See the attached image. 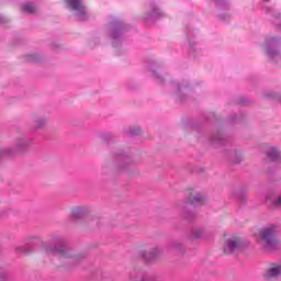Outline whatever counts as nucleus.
I'll use <instances>...</instances> for the list:
<instances>
[{
    "mask_svg": "<svg viewBox=\"0 0 281 281\" xmlns=\"http://www.w3.org/2000/svg\"><path fill=\"white\" fill-rule=\"evenodd\" d=\"M240 245H241V241L238 237L236 236L228 237L224 243V254H232L236 251V249H238Z\"/></svg>",
    "mask_w": 281,
    "mask_h": 281,
    "instance_id": "0eeeda50",
    "label": "nucleus"
},
{
    "mask_svg": "<svg viewBox=\"0 0 281 281\" xmlns=\"http://www.w3.org/2000/svg\"><path fill=\"white\" fill-rule=\"evenodd\" d=\"M183 89H186V85H178V93H180V91H183Z\"/></svg>",
    "mask_w": 281,
    "mask_h": 281,
    "instance_id": "b1692460",
    "label": "nucleus"
},
{
    "mask_svg": "<svg viewBox=\"0 0 281 281\" xmlns=\"http://www.w3.org/2000/svg\"><path fill=\"white\" fill-rule=\"evenodd\" d=\"M239 199H241V201H245V199H247V193H244L243 195H239Z\"/></svg>",
    "mask_w": 281,
    "mask_h": 281,
    "instance_id": "393cba45",
    "label": "nucleus"
},
{
    "mask_svg": "<svg viewBox=\"0 0 281 281\" xmlns=\"http://www.w3.org/2000/svg\"><path fill=\"white\" fill-rule=\"evenodd\" d=\"M45 252L48 254V256H55L57 260H65V258H69V251L63 246L58 248L46 246Z\"/></svg>",
    "mask_w": 281,
    "mask_h": 281,
    "instance_id": "20e7f679",
    "label": "nucleus"
},
{
    "mask_svg": "<svg viewBox=\"0 0 281 281\" xmlns=\"http://www.w3.org/2000/svg\"><path fill=\"white\" fill-rule=\"evenodd\" d=\"M105 142H106V137L104 136V134L97 135V140H95L97 146H104Z\"/></svg>",
    "mask_w": 281,
    "mask_h": 281,
    "instance_id": "f3484780",
    "label": "nucleus"
},
{
    "mask_svg": "<svg viewBox=\"0 0 281 281\" xmlns=\"http://www.w3.org/2000/svg\"><path fill=\"white\" fill-rule=\"evenodd\" d=\"M281 276V265L271 263L270 267L263 273V278L267 281L278 280Z\"/></svg>",
    "mask_w": 281,
    "mask_h": 281,
    "instance_id": "39448f33",
    "label": "nucleus"
},
{
    "mask_svg": "<svg viewBox=\"0 0 281 281\" xmlns=\"http://www.w3.org/2000/svg\"><path fill=\"white\" fill-rule=\"evenodd\" d=\"M153 76H154L156 82H158V85L164 83V79L161 77H159V75L157 74V70H153Z\"/></svg>",
    "mask_w": 281,
    "mask_h": 281,
    "instance_id": "6ab92c4d",
    "label": "nucleus"
},
{
    "mask_svg": "<svg viewBox=\"0 0 281 281\" xmlns=\"http://www.w3.org/2000/svg\"><path fill=\"white\" fill-rule=\"evenodd\" d=\"M274 25L281 27V14H278L273 21Z\"/></svg>",
    "mask_w": 281,
    "mask_h": 281,
    "instance_id": "4be33fe9",
    "label": "nucleus"
},
{
    "mask_svg": "<svg viewBox=\"0 0 281 281\" xmlns=\"http://www.w3.org/2000/svg\"><path fill=\"white\" fill-rule=\"evenodd\" d=\"M139 256L146 262H154V260H157V258H159V256H161V249L156 247L150 250H140Z\"/></svg>",
    "mask_w": 281,
    "mask_h": 281,
    "instance_id": "6e6552de",
    "label": "nucleus"
},
{
    "mask_svg": "<svg viewBox=\"0 0 281 281\" xmlns=\"http://www.w3.org/2000/svg\"><path fill=\"white\" fill-rule=\"evenodd\" d=\"M18 146L19 148H27V146H30V142L25 138H22L19 140Z\"/></svg>",
    "mask_w": 281,
    "mask_h": 281,
    "instance_id": "a211bd4d",
    "label": "nucleus"
},
{
    "mask_svg": "<svg viewBox=\"0 0 281 281\" xmlns=\"http://www.w3.org/2000/svg\"><path fill=\"white\" fill-rule=\"evenodd\" d=\"M278 225L270 224L261 229L257 235V243L266 251L278 249L280 241L278 240Z\"/></svg>",
    "mask_w": 281,
    "mask_h": 281,
    "instance_id": "f257e3e1",
    "label": "nucleus"
},
{
    "mask_svg": "<svg viewBox=\"0 0 281 281\" xmlns=\"http://www.w3.org/2000/svg\"><path fill=\"white\" fill-rule=\"evenodd\" d=\"M47 124V120L41 116H33V126L34 128H43Z\"/></svg>",
    "mask_w": 281,
    "mask_h": 281,
    "instance_id": "4468645a",
    "label": "nucleus"
},
{
    "mask_svg": "<svg viewBox=\"0 0 281 281\" xmlns=\"http://www.w3.org/2000/svg\"><path fill=\"white\" fill-rule=\"evenodd\" d=\"M267 155L270 161H280L281 159V153L276 147H271Z\"/></svg>",
    "mask_w": 281,
    "mask_h": 281,
    "instance_id": "9b49d317",
    "label": "nucleus"
},
{
    "mask_svg": "<svg viewBox=\"0 0 281 281\" xmlns=\"http://www.w3.org/2000/svg\"><path fill=\"white\" fill-rule=\"evenodd\" d=\"M112 30L111 40L113 47H120L122 43V37L124 36L125 32H128V24L124 23L123 21L115 20L110 24Z\"/></svg>",
    "mask_w": 281,
    "mask_h": 281,
    "instance_id": "f03ea898",
    "label": "nucleus"
},
{
    "mask_svg": "<svg viewBox=\"0 0 281 281\" xmlns=\"http://www.w3.org/2000/svg\"><path fill=\"white\" fill-rule=\"evenodd\" d=\"M5 274H0V281H4L5 280Z\"/></svg>",
    "mask_w": 281,
    "mask_h": 281,
    "instance_id": "a878e982",
    "label": "nucleus"
},
{
    "mask_svg": "<svg viewBox=\"0 0 281 281\" xmlns=\"http://www.w3.org/2000/svg\"><path fill=\"white\" fill-rule=\"evenodd\" d=\"M212 142L213 144H216V142H223V134H217L216 136H213Z\"/></svg>",
    "mask_w": 281,
    "mask_h": 281,
    "instance_id": "412c9836",
    "label": "nucleus"
},
{
    "mask_svg": "<svg viewBox=\"0 0 281 281\" xmlns=\"http://www.w3.org/2000/svg\"><path fill=\"white\" fill-rule=\"evenodd\" d=\"M159 16H164V11H161L155 3L149 4V13L144 16L145 23H150V21H156Z\"/></svg>",
    "mask_w": 281,
    "mask_h": 281,
    "instance_id": "1a4fd4ad",
    "label": "nucleus"
},
{
    "mask_svg": "<svg viewBox=\"0 0 281 281\" xmlns=\"http://www.w3.org/2000/svg\"><path fill=\"white\" fill-rule=\"evenodd\" d=\"M126 133L130 137H136V135H139V133H142V130L138 126L128 127L126 130Z\"/></svg>",
    "mask_w": 281,
    "mask_h": 281,
    "instance_id": "2eb2a0df",
    "label": "nucleus"
},
{
    "mask_svg": "<svg viewBox=\"0 0 281 281\" xmlns=\"http://www.w3.org/2000/svg\"><path fill=\"white\" fill-rule=\"evenodd\" d=\"M66 3H68L69 8L71 10H75L76 15L79 16V19H85L83 16L87 15V9L82 5V2L80 0H65Z\"/></svg>",
    "mask_w": 281,
    "mask_h": 281,
    "instance_id": "423d86ee",
    "label": "nucleus"
},
{
    "mask_svg": "<svg viewBox=\"0 0 281 281\" xmlns=\"http://www.w3.org/2000/svg\"><path fill=\"white\" fill-rule=\"evenodd\" d=\"M122 164L120 165V170L124 171L128 168V166H131V164H133V160L131 159V157L124 155V154H119Z\"/></svg>",
    "mask_w": 281,
    "mask_h": 281,
    "instance_id": "f8f14e48",
    "label": "nucleus"
},
{
    "mask_svg": "<svg viewBox=\"0 0 281 281\" xmlns=\"http://www.w3.org/2000/svg\"><path fill=\"white\" fill-rule=\"evenodd\" d=\"M205 201V196L201 195V193H196L195 195H190L187 200V205H194L196 203H203Z\"/></svg>",
    "mask_w": 281,
    "mask_h": 281,
    "instance_id": "9d476101",
    "label": "nucleus"
},
{
    "mask_svg": "<svg viewBox=\"0 0 281 281\" xmlns=\"http://www.w3.org/2000/svg\"><path fill=\"white\" fill-rule=\"evenodd\" d=\"M184 218H190V216H188V215H184Z\"/></svg>",
    "mask_w": 281,
    "mask_h": 281,
    "instance_id": "bb28decb",
    "label": "nucleus"
},
{
    "mask_svg": "<svg viewBox=\"0 0 281 281\" xmlns=\"http://www.w3.org/2000/svg\"><path fill=\"white\" fill-rule=\"evenodd\" d=\"M22 12H25L26 14H34V12H36V7L33 4H24L22 7Z\"/></svg>",
    "mask_w": 281,
    "mask_h": 281,
    "instance_id": "dca6fc26",
    "label": "nucleus"
},
{
    "mask_svg": "<svg viewBox=\"0 0 281 281\" xmlns=\"http://www.w3.org/2000/svg\"><path fill=\"white\" fill-rule=\"evenodd\" d=\"M278 45H280V40L276 37L266 38V54L272 61L281 60V53L280 49H278Z\"/></svg>",
    "mask_w": 281,
    "mask_h": 281,
    "instance_id": "7ed1b4c3",
    "label": "nucleus"
},
{
    "mask_svg": "<svg viewBox=\"0 0 281 281\" xmlns=\"http://www.w3.org/2000/svg\"><path fill=\"white\" fill-rule=\"evenodd\" d=\"M232 155H234L235 157H237V158L235 159V164H238V162L240 161V158H238V157H240V155H238V151H233Z\"/></svg>",
    "mask_w": 281,
    "mask_h": 281,
    "instance_id": "5701e85b",
    "label": "nucleus"
},
{
    "mask_svg": "<svg viewBox=\"0 0 281 281\" xmlns=\"http://www.w3.org/2000/svg\"><path fill=\"white\" fill-rule=\"evenodd\" d=\"M181 247H182L181 241H172V243L170 244V249H178V250H181Z\"/></svg>",
    "mask_w": 281,
    "mask_h": 281,
    "instance_id": "aec40b11",
    "label": "nucleus"
},
{
    "mask_svg": "<svg viewBox=\"0 0 281 281\" xmlns=\"http://www.w3.org/2000/svg\"><path fill=\"white\" fill-rule=\"evenodd\" d=\"M207 236V231L203 227H198L193 229V238L195 240H201V238H205Z\"/></svg>",
    "mask_w": 281,
    "mask_h": 281,
    "instance_id": "ddd939ff",
    "label": "nucleus"
}]
</instances>
